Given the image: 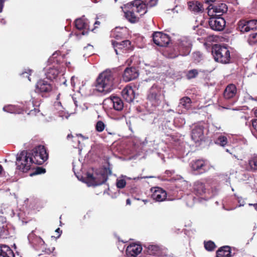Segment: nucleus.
I'll return each instance as SVG.
<instances>
[{"instance_id":"1","label":"nucleus","mask_w":257,"mask_h":257,"mask_svg":"<svg viewBox=\"0 0 257 257\" xmlns=\"http://www.w3.org/2000/svg\"><path fill=\"white\" fill-rule=\"evenodd\" d=\"M116 73L114 70H106L100 73L96 79L98 91L105 94L113 89V81Z\"/></svg>"},{"instance_id":"2","label":"nucleus","mask_w":257,"mask_h":257,"mask_svg":"<svg viewBox=\"0 0 257 257\" xmlns=\"http://www.w3.org/2000/svg\"><path fill=\"white\" fill-rule=\"evenodd\" d=\"M30 162L32 163L42 165L48 159V153L44 146L39 145L30 151H28Z\"/></svg>"},{"instance_id":"3","label":"nucleus","mask_w":257,"mask_h":257,"mask_svg":"<svg viewBox=\"0 0 257 257\" xmlns=\"http://www.w3.org/2000/svg\"><path fill=\"white\" fill-rule=\"evenodd\" d=\"M212 53L216 62L226 64L230 61V51L226 47L215 45L212 47Z\"/></svg>"},{"instance_id":"4","label":"nucleus","mask_w":257,"mask_h":257,"mask_svg":"<svg viewBox=\"0 0 257 257\" xmlns=\"http://www.w3.org/2000/svg\"><path fill=\"white\" fill-rule=\"evenodd\" d=\"M28 155V151L22 152L17 157L16 165L17 169L23 173L27 172L30 169L32 162Z\"/></svg>"},{"instance_id":"5","label":"nucleus","mask_w":257,"mask_h":257,"mask_svg":"<svg viewBox=\"0 0 257 257\" xmlns=\"http://www.w3.org/2000/svg\"><path fill=\"white\" fill-rule=\"evenodd\" d=\"M161 91L158 87L153 85L150 89L147 95V104L154 107L158 105L160 103Z\"/></svg>"},{"instance_id":"6","label":"nucleus","mask_w":257,"mask_h":257,"mask_svg":"<svg viewBox=\"0 0 257 257\" xmlns=\"http://www.w3.org/2000/svg\"><path fill=\"white\" fill-rule=\"evenodd\" d=\"M208 191L209 190L202 179L197 180L194 182L192 193L197 197L204 198Z\"/></svg>"},{"instance_id":"7","label":"nucleus","mask_w":257,"mask_h":257,"mask_svg":"<svg viewBox=\"0 0 257 257\" xmlns=\"http://www.w3.org/2000/svg\"><path fill=\"white\" fill-rule=\"evenodd\" d=\"M153 42L160 47H166L170 43V37L161 32H155L152 35Z\"/></svg>"},{"instance_id":"8","label":"nucleus","mask_w":257,"mask_h":257,"mask_svg":"<svg viewBox=\"0 0 257 257\" xmlns=\"http://www.w3.org/2000/svg\"><path fill=\"white\" fill-rule=\"evenodd\" d=\"M191 41L187 37H183L179 40L178 51L182 56H187L191 51Z\"/></svg>"},{"instance_id":"9","label":"nucleus","mask_w":257,"mask_h":257,"mask_svg":"<svg viewBox=\"0 0 257 257\" xmlns=\"http://www.w3.org/2000/svg\"><path fill=\"white\" fill-rule=\"evenodd\" d=\"M190 166L192 170L197 171L199 174H203L208 169V162L204 159L193 160Z\"/></svg>"},{"instance_id":"10","label":"nucleus","mask_w":257,"mask_h":257,"mask_svg":"<svg viewBox=\"0 0 257 257\" xmlns=\"http://www.w3.org/2000/svg\"><path fill=\"white\" fill-rule=\"evenodd\" d=\"M111 44L116 54H118V51H122L123 52L124 51H130L133 50L131 42L129 40H124L118 42L112 40H111Z\"/></svg>"},{"instance_id":"11","label":"nucleus","mask_w":257,"mask_h":257,"mask_svg":"<svg viewBox=\"0 0 257 257\" xmlns=\"http://www.w3.org/2000/svg\"><path fill=\"white\" fill-rule=\"evenodd\" d=\"M52 90V86L48 81L44 80H39L36 84L35 92L41 94L43 96L44 94H47Z\"/></svg>"},{"instance_id":"12","label":"nucleus","mask_w":257,"mask_h":257,"mask_svg":"<svg viewBox=\"0 0 257 257\" xmlns=\"http://www.w3.org/2000/svg\"><path fill=\"white\" fill-rule=\"evenodd\" d=\"M210 28L216 31H222L226 24L225 20L221 17L210 18L208 21Z\"/></svg>"},{"instance_id":"13","label":"nucleus","mask_w":257,"mask_h":257,"mask_svg":"<svg viewBox=\"0 0 257 257\" xmlns=\"http://www.w3.org/2000/svg\"><path fill=\"white\" fill-rule=\"evenodd\" d=\"M128 5L131 7V9H133L134 11L138 13L140 16H143L147 12V5L142 0H135Z\"/></svg>"},{"instance_id":"14","label":"nucleus","mask_w":257,"mask_h":257,"mask_svg":"<svg viewBox=\"0 0 257 257\" xmlns=\"http://www.w3.org/2000/svg\"><path fill=\"white\" fill-rule=\"evenodd\" d=\"M138 70L134 67H127L125 69L122 75L123 79L128 82L136 79L139 76Z\"/></svg>"},{"instance_id":"15","label":"nucleus","mask_w":257,"mask_h":257,"mask_svg":"<svg viewBox=\"0 0 257 257\" xmlns=\"http://www.w3.org/2000/svg\"><path fill=\"white\" fill-rule=\"evenodd\" d=\"M204 127L201 125H196L193 128L191 133L192 140L196 143L202 141L204 139Z\"/></svg>"},{"instance_id":"16","label":"nucleus","mask_w":257,"mask_h":257,"mask_svg":"<svg viewBox=\"0 0 257 257\" xmlns=\"http://www.w3.org/2000/svg\"><path fill=\"white\" fill-rule=\"evenodd\" d=\"M101 180H98L97 178L93 176L92 174L87 173L86 177L87 183L89 186H98L104 183L106 180L107 177L103 174L101 175Z\"/></svg>"},{"instance_id":"17","label":"nucleus","mask_w":257,"mask_h":257,"mask_svg":"<svg viewBox=\"0 0 257 257\" xmlns=\"http://www.w3.org/2000/svg\"><path fill=\"white\" fill-rule=\"evenodd\" d=\"M152 191V198L156 201H164L167 198V192L160 187H156L151 189Z\"/></svg>"},{"instance_id":"18","label":"nucleus","mask_w":257,"mask_h":257,"mask_svg":"<svg viewBox=\"0 0 257 257\" xmlns=\"http://www.w3.org/2000/svg\"><path fill=\"white\" fill-rule=\"evenodd\" d=\"M142 250V247L141 245L137 243L130 244L126 249V254L128 256L136 257Z\"/></svg>"},{"instance_id":"19","label":"nucleus","mask_w":257,"mask_h":257,"mask_svg":"<svg viewBox=\"0 0 257 257\" xmlns=\"http://www.w3.org/2000/svg\"><path fill=\"white\" fill-rule=\"evenodd\" d=\"M187 4L189 10L194 14L203 13L204 11L203 4L198 1H190Z\"/></svg>"},{"instance_id":"20","label":"nucleus","mask_w":257,"mask_h":257,"mask_svg":"<svg viewBox=\"0 0 257 257\" xmlns=\"http://www.w3.org/2000/svg\"><path fill=\"white\" fill-rule=\"evenodd\" d=\"M121 95L123 98L127 102L133 101L135 98V92L132 87L126 86L121 91Z\"/></svg>"},{"instance_id":"21","label":"nucleus","mask_w":257,"mask_h":257,"mask_svg":"<svg viewBox=\"0 0 257 257\" xmlns=\"http://www.w3.org/2000/svg\"><path fill=\"white\" fill-rule=\"evenodd\" d=\"M237 92L236 86L233 84L228 85L225 89L223 93L225 99H229L235 96Z\"/></svg>"},{"instance_id":"22","label":"nucleus","mask_w":257,"mask_h":257,"mask_svg":"<svg viewBox=\"0 0 257 257\" xmlns=\"http://www.w3.org/2000/svg\"><path fill=\"white\" fill-rule=\"evenodd\" d=\"M231 248L229 246H223L216 251V257H230Z\"/></svg>"},{"instance_id":"23","label":"nucleus","mask_w":257,"mask_h":257,"mask_svg":"<svg viewBox=\"0 0 257 257\" xmlns=\"http://www.w3.org/2000/svg\"><path fill=\"white\" fill-rule=\"evenodd\" d=\"M236 30L242 33H244L249 31L247 20L241 19L240 20L236 26Z\"/></svg>"},{"instance_id":"24","label":"nucleus","mask_w":257,"mask_h":257,"mask_svg":"<svg viewBox=\"0 0 257 257\" xmlns=\"http://www.w3.org/2000/svg\"><path fill=\"white\" fill-rule=\"evenodd\" d=\"M0 257H14V254L9 246L3 245L0 249Z\"/></svg>"},{"instance_id":"25","label":"nucleus","mask_w":257,"mask_h":257,"mask_svg":"<svg viewBox=\"0 0 257 257\" xmlns=\"http://www.w3.org/2000/svg\"><path fill=\"white\" fill-rule=\"evenodd\" d=\"M59 73L58 68L55 67H49L46 71V77L50 80L55 79Z\"/></svg>"},{"instance_id":"26","label":"nucleus","mask_w":257,"mask_h":257,"mask_svg":"<svg viewBox=\"0 0 257 257\" xmlns=\"http://www.w3.org/2000/svg\"><path fill=\"white\" fill-rule=\"evenodd\" d=\"M110 101L115 110L117 111H120L122 109L123 107V103L122 100L119 97L114 96L111 99Z\"/></svg>"},{"instance_id":"27","label":"nucleus","mask_w":257,"mask_h":257,"mask_svg":"<svg viewBox=\"0 0 257 257\" xmlns=\"http://www.w3.org/2000/svg\"><path fill=\"white\" fill-rule=\"evenodd\" d=\"M135 12L133 9L124 12L125 17L131 23H137L139 20V18L135 15Z\"/></svg>"},{"instance_id":"28","label":"nucleus","mask_w":257,"mask_h":257,"mask_svg":"<svg viewBox=\"0 0 257 257\" xmlns=\"http://www.w3.org/2000/svg\"><path fill=\"white\" fill-rule=\"evenodd\" d=\"M226 151L232 155L233 157L237 160H242L244 156V153L242 149L240 148H235L232 150L231 152H230L227 149L226 150Z\"/></svg>"},{"instance_id":"29","label":"nucleus","mask_w":257,"mask_h":257,"mask_svg":"<svg viewBox=\"0 0 257 257\" xmlns=\"http://www.w3.org/2000/svg\"><path fill=\"white\" fill-rule=\"evenodd\" d=\"M213 10L214 12L218 14V15L220 16L227 12V7L225 4L220 3L217 6H214Z\"/></svg>"},{"instance_id":"30","label":"nucleus","mask_w":257,"mask_h":257,"mask_svg":"<svg viewBox=\"0 0 257 257\" xmlns=\"http://www.w3.org/2000/svg\"><path fill=\"white\" fill-rule=\"evenodd\" d=\"M191 104L192 101L188 96L183 97L180 99L179 105L186 110H188L191 107Z\"/></svg>"},{"instance_id":"31","label":"nucleus","mask_w":257,"mask_h":257,"mask_svg":"<svg viewBox=\"0 0 257 257\" xmlns=\"http://www.w3.org/2000/svg\"><path fill=\"white\" fill-rule=\"evenodd\" d=\"M249 169L248 170L255 172L257 171V155H254L248 160Z\"/></svg>"},{"instance_id":"32","label":"nucleus","mask_w":257,"mask_h":257,"mask_svg":"<svg viewBox=\"0 0 257 257\" xmlns=\"http://www.w3.org/2000/svg\"><path fill=\"white\" fill-rule=\"evenodd\" d=\"M75 26L77 29L80 30L87 29L88 25L82 19H77L75 21Z\"/></svg>"},{"instance_id":"33","label":"nucleus","mask_w":257,"mask_h":257,"mask_svg":"<svg viewBox=\"0 0 257 257\" xmlns=\"http://www.w3.org/2000/svg\"><path fill=\"white\" fill-rule=\"evenodd\" d=\"M60 93H59L57 96L56 100L54 103V106L55 109L58 111V112H63L64 108L60 101Z\"/></svg>"},{"instance_id":"34","label":"nucleus","mask_w":257,"mask_h":257,"mask_svg":"<svg viewBox=\"0 0 257 257\" xmlns=\"http://www.w3.org/2000/svg\"><path fill=\"white\" fill-rule=\"evenodd\" d=\"M60 53L59 51H56L54 53L50 58L51 61H53L54 63H60L61 59H63V57L60 54Z\"/></svg>"},{"instance_id":"35","label":"nucleus","mask_w":257,"mask_h":257,"mask_svg":"<svg viewBox=\"0 0 257 257\" xmlns=\"http://www.w3.org/2000/svg\"><path fill=\"white\" fill-rule=\"evenodd\" d=\"M204 244L205 248L209 251H212L214 250V249L216 247L214 242L211 240L204 241Z\"/></svg>"},{"instance_id":"36","label":"nucleus","mask_w":257,"mask_h":257,"mask_svg":"<svg viewBox=\"0 0 257 257\" xmlns=\"http://www.w3.org/2000/svg\"><path fill=\"white\" fill-rule=\"evenodd\" d=\"M247 42L250 45H253L257 43V32L251 33L248 36Z\"/></svg>"},{"instance_id":"37","label":"nucleus","mask_w":257,"mask_h":257,"mask_svg":"<svg viewBox=\"0 0 257 257\" xmlns=\"http://www.w3.org/2000/svg\"><path fill=\"white\" fill-rule=\"evenodd\" d=\"M198 70L194 69L188 71L186 76L188 79H191L196 78L198 76Z\"/></svg>"},{"instance_id":"38","label":"nucleus","mask_w":257,"mask_h":257,"mask_svg":"<svg viewBox=\"0 0 257 257\" xmlns=\"http://www.w3.org/2000/svg\"><path fill=\"white\" fill-rule=\"evenodd\" d=\"M227 139L225 136H219L216 141V144L220 145L221 146H224L227 143Z\"/></svg>"},{"instance_id":"39","label":"nucleus","mask_w":257,"mask_h":257,"mask_svg":"<svg viewBox=\"0 0 257 257\" xmlns=\"http://www.w3.org/2000/svg\"><path fill=\"white\" fill-rule=\"evenodd\" d=\"M159 249L158 246L154 245H149L147 247V253L150 255H154Z\"/></svg>"},{"instance_id":"40","label":"nucleus","mask_w":257,"mask_h":257,"mask_svg":"<svg viewBox=\"0 0 257 257\" xmlns=\"http://www.w3.org/2000/svg\"><path fill=\"white\" fill-rule=\"evenodd\" d=\"M249 31L257 30V20H247Z\"/></svg>"},{"instance_id":"41","label":"nucleus","mask_w":257,"mask_h":257,"mask_svg":"<svg viewBox=\"0 0 257 257\" xmlns=\"http://www.w3.org/2000/svg\"><path fill=\"white\" fill-rule=\"evenodd\" d=\"M46 172L45 169L43 168V167H37L35 170L30 174L31 176H33L34 175H38V174H44Z\"/></svg>"},{"instance_id":"42","label":"nucleus","mask_w":257,"mask_h":257,"mask_svg":"<svg viewBox=\"0 0 257 257\" xmlns=\"http://www.w3.org/2000/svg\"><path fill=\"white\" fill-rule=\"evenodd\" d=\"M105 128V125L102 121H98L96 124L95 129L98 132H102Z\"/></svg>"},{"instance_id":"43","label":"nucleus","mask_w":257,"mask_h":257,"mask_svg":"<svg viewBox=\"0 0 257 257\" xmlns=\"http://www.w3.org/2000/svg\"><path fill=\"white\" fill-rule=\"evenodd\" d=\"M116 187L119 189H122L126 185V181L124 179H117L116 183Z\"/></svg>"},{"instance_id":"44","label":"nucleus","mask_w":257,"mask_h":257,"mask_svg":"<svg viewBox=\"0 0 257 257\" xmlns=\"http://www.w3.org/2000/svg\"><path fill=\"white\" fill-rule=\"evenodd\" d=\"M3 110L7 112H14V111H16V107L15 106L10 105L4 106Z\"/></svg>"},{"instance_id":"45","label":"nucleus","mask_w":257,"mask_h":257,"mask_svg":"<svg viewBox=\"0 0 257 257\" xmlns=\"http://www.w3.org/2000/svg\"><path fill=\"white\" fill-rule=\"evenodd\" d=\"M74 103L76 106V111H85L87 109L85 104H83V107H82L81 106H78L76 101H75Z\"/></svg>"},{"instance_id":"46","label":"nucleus","mask_w":257,"mask_h":257,"mask_svg":"<svg viewBox=\"0 0 257 257\" xmlns=\"http://www.w3.org/2000/svg\"><path fill=\"white\" fill-rule=\"evenodd\" d=\"M158 0H148L146 1L147 6L148 7H153L157 5Z\"/></svg>"},{"instance_id":"47","label":"nucleus","mask_w":257,"mask_h":257,"mask_svg":"<svg viewBox=\"0 0 257 257\" xmlns=\"http://www.w3.org/2000/svg\"><path fill=\"white\" fill-rule=\"evenodd\" d=\"M21 75L23 76L24 77H28V79L31 81L29 76L30 74L26 71L23 72L21 74Z\"/></svg>"},{"instance_id":"48","label":"nucleus","mask_w":257,"mask_h":257,"mask_svg":"<svg viewBox=\"0 0 257 257\" xmlns=\"http://www.w3.org/2000/svg\"><path fill=\"white\" fill-rule=\"evenodd\" d=\"M252 125L253 127L257 132V119L252 120Z\"/></svg>"},{"instance_id":"49","label":"nucleus","mask_w":257,"mask_h":257,"mask_svg":"<svg viewBox=\"0 0 257 257\" xmlns=\"http://www.w3.org/2000/svg\"><path fill=\"white\" fill-rule=\"evenodd\" d=\"M5 1V0H0V13L3 11Z\"/></svg>"},{"instance_id":"50","label":"nucleus","mask_w":257,"mask_h":257,"mask_svg":"<svg viewBox=\"0 0 257 257\" xmlns=\"http://www.w3.org/2000/svg\"><path fill=\"white\" fill-rule=\"evenodd\" d=\"M193 56L194 58L197 57L200 58L201 56V54H200V53L199 52H194L193 53Z\"/></svg>"},{"instance_id":"51","label":"nucleus","mask_w":257,"mask_h":257,"mask_svg":"<svg viewBox=\"0 0 257 257\" xmlns=\"http://www.w3.org/2000/svg\"><path fill=\"white\" fill-rule=\"evenodd\" d=\"M39 107H40V104H39L38 106H36V107L34 108L33 110L35 112H39L41 111Z\"/></svg>"},{"instance_id":"52","label":"nucleus","mask_w":257,"mask_h":257,"mask_svg":"<svg viewBox=\"0 0 257 257\" xmlns=\"http://www.w3.org/2000/svg\"><path fill=\"white\" fill-rule=\"evenodd\" d=\"M55 231L57 233H58V237H59L61 235V233L62 232V231L60 230L59 228H58L56 229Z\"/></svg>"},{"instance_id":"53","label":"nucleus","mask_w":257,"mask_h":257,"mask_svg":"<svg viewBox=\"0 0 257 257\" xmlns=\"http://www.w3.org/2000/svg\"><path fill=\"white\" fill-rule=\"evenodd\" d=\"M205 3L207 4H210L211 3H213L215 1V0H204Z\"/></svg>"},{"instance_id":"54","label":"nucleus","mask_w":257,"mask_h":257,"mask_svg":"<svg viewBox=\"0 0 257 257\" xmlns=\"http://www.w3.org/2000/svg\"><path fill=\"white\" fill-rule=\"evenodd\" d=\"M126 203L127 205H131V201L130 199H127L126 201Z\"/></svg>"},{"instance_id":"55","label":"nucleus","mask_w":257,"mask_h":257,"mask_svg":"<svg viewBox=\"0 0 257 257\" xmlns=\"http://www.w3.org/2000/svg\"><path fill=\"white\" fill-rule=\"evenodd\" d=\"M124 117V116L123 115H122V113H120V116H119V118H114L115 119H118L119 118H123Z\"/></svg>"},{"instance_id":"56","label":"nucleus","mask_w":257,"mask_h":257,"mask_svg":"<svg viewBox=\"0 0 257 257\" xmlns=\"http://www.w3.org/2000/svg\"><path fill=\"white\" fill-rule=\"evenodd\" d=\"M73 137V135L72 134H68L67 137V139L72 138Z\"/></svg>"},{"instance_id":"57","label":"nucleus","mask_w":257,"mask_h":257,"mask_svg":"<svg viewBox=\"0 0 257 257\" xmlns=\"http://www.w3.org/2000/svg\"><path fill=\"white\" fill-rule=\"evenodd\" d=\"M3 171V168L1 165H0V174L2 173Z\"/></svg>"},{"instance_id":"58","label":"nucleus","mask_w":257,"mask_h":257,"mask_svg":"<svg viewBox=\"0 0 257 257\" xmlns=\"http://www.w3.org/2000/svg\"><path fill=\"white\" fill-rule=\"evenodd\" d=\"M87 33V32H85V31H84V30H83V31L82 32V34L83 35H85V34L86 33Z\"/></svg>"},{"instance_id":"59","label":"nucleus","mask_w":257,"mask_h":257,"mask_svg":"<svg viewBox=\"0 0 257 257\" xmlns=\"http://www.w3.org/2000/svg\"><path fill=\"white\" fill-rule=\"evenodd\" d=\"M99 24H100V22H98V21H96V22H95V24H95V25H99Z\"/></svg>"},{"instance_id":"60","label":"nucleus","mask_w":257,"mask_h":257,"mask_svg":"<svg viewBox=\"0 0 257 257\" xmlns=\"http://www.w3.org/2000/svg\"><path fill=\"white\" fill-rule=\"evenodd\" d=\"M117 113H110V114L113 117H114L115 114H116Z\"/></svg>"},{"instance_id":"61","label":"nucleus","mask_w":257,"mask_h":257,"mask_svg":"<svg viewBox=\"0 0 257 257\" xmlns=\"http://www.w3.org/2000/svg\"><path fill=\"white\" fill-rule=\"evenodd\" d=\"M253 205L255 209L257 208V203L254 204Z\"/></svg>"},{"instance_id":"62","label":"nucleus","mask_w":257,"mask_h":257,"mask_svg":"<svg viewBox=\"0 0 257 257\" xmlns=\"http://www.w3.org/2000/svg\"><path fill=\"white\" fill-rule=\"evenodd\" d=\"M77 136H79V137H83L82 135V134H78V135H77Z\"/></svg>"},{"instance_id":"63","label":"nucleus","mask_w":257,"mask_h":257,"mask_svg":"<svg viewBox=\"0 0 257 257\" xmlns=\"http://www.w3.org/2000/svg\"><path fill=\"white\" fill-rule=\"evenodd\" d=\"M47 253H49L51 252H52V251L50 250H49V251H45Z\"/></svg>"},{"instance_id":"64","label":"nucleus","mask_w":257,"mask_h":257,"mask_svg":"<svg viewBox=\"0 0 257 257\" xmlns=\"http://www.w3.org/2000/svg\"><path fill=\"white\" fill-rule=\"evenodd\" d=\"M255 112V113L257 112V108L256 109L254 108V112Z\"/></svg>"}]
</instances>
